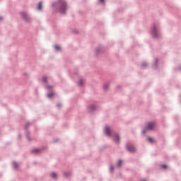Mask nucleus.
<instances>
[{"instance_id": "1", "label": "nucleus", "mask_w": 181, "mask_h": 181, "mask_svg": "<svg viewBox=\"0 0 181 181\" xmlns=\"http://www.w3.org/2000/svg\"><path fill=\"white\" fill-rule=\"evenodd\" d=\"M58 5V11L62 13V15H66V12H67V1L66 0H58L57 2H54L52 4V8L57 6Z\"/></svg>"}, {"instance_id": "2", "label": "nucleus", "mask_w": 181, "mask_h": 181, "mask_svg": "<svg viewBox=\"0 0 181 181\" xmlns=\"http://www.w3.org/2000/svg\"><path fill=\"white\" fill-rule=\"evenodd\" d=\"M151 35L153 37V39H159L160 37V33H158V27H156V25L153 24L152 29H151Z\"/></svg>"}, {"instance_id": "3", "label": "nucleus", "mask_w": 181, "mask_h": 181, "mask_svg": "<svg viewBox=\"0 0 181 181\" xmlns=\"http://www.w3.org/2000/svg\"><path fill=\"white\" fill-rule=\"evenodd\" d=\"M126 149L128 151V152H130V153H134L136 149L134 146H131L129 144L126 145Z\"/></svg>"}, {"instance_id": "4", "label": "nucleus", "mask_w": 181, "mask_h": 181, "mask_svg": "<svg viewBox=\"0 0 181 181\" xmlns=\"http://www.w3.org/2000/svg\"><path fill=\"white\" fill-rule=\"evenodd\" d=\"M153 128H155V123L148 122L146 126V129H148V131H153Z\"/></svg>"}, {"instance_id": "5", "label": "nucleus", "mask_w": 181, "mask_h": 181, "mask_svg": "<svg viewBox=\"0 0 181 181\" xmlns=\"http://www.w3.org/2000/svg\"><path fill=\"white\" fill-rule=\"evenodd\" d=\"M21 15L22 16V19L25 21V22H29V17L28 16V14L25 12L21 13Z\"/></svg>"}, {"instance_id": "6", "label": "nucleus", "mask_w": 181, "mask_h": 181, "mask_svg": "<svg viewBox=\"0 0 181 181\" xmlns=\"http://www.w3.org/2000/svg\"><path fill=\"white\" fill-rule=\"evenodd\" d=\"M121 139L119 134H115L114 136L113 140L114 142H115L116 144H119V140Z\"/></svg>"}, {"instance_id": "7", "label": "nucleus", "mask_w": 181, "mask_h": 181, "mask_svg": "<svg viewBox=\"0 0 181 181\" xmlns=\"http://www.w3.org/2000/svg\"><path fill=\"white\" fill-rule=\"evenodd\" d=\"M88 110L90 112H93L94 111H95L97 110V107H95V105H90L88 107Z\"/></svg>"}, {"instance_id": "8", "label": "nucleus", "mask_w": 181, "mask_h": 181, "mask_svg": "<svg viewBox=\"0 0 181 181\" xmlns=\"http://www.w3.org/2000/svg\"><path fill=\"white\" fill-rule=\"evenodd\" d=\"M105 134L107 135V136H110L111 135V130L110 129V127H106L105 129Z\"/></svg>"}, {"instance_id": "9", "label": "nucleus", "mask_w": 181, "mask_h": 181, "mask_svg": "<svg viewBox=\"0 0 181 181\" xmlns=\"http://www.w3.org/2000/svg\"><path fill=\"white\" fill-rule=\"evenodd\" d=\"M158 58L155 59L154 63L153 64V69H158Z\"/></svg>"}, {"instance_id": "10", "label": "nucleus", "mask_w": 181, "mask_h": 181, "mask_svg": "<svg viewBox=\"0 0 181 181\" xmlns=\"http://www.w3.org/2000/svg\"><path fill=\"white\" fill-rule=\"evenodd\" d=\"M98 53H103V47H99L95 49V54H98Z\"/></svg>"}, {"instance_id": "11", "label": "nucleus", "mask_w": 181, "mask_h": 181, "mask_svg": "<svg viewBox=\"0 0 181 181\" xmlns=\"http://www.w3.org/2000/svg\"><path fill=\"white\" fill-rule=\"evenodd\" d=\"M42 149L40 148H34L31 151L32 153H39V152H41Z\"/></svg>"}, {"instance_id": "12", "label": "nucleus", "mask_w": 181, "mask_h": 181, "mask_svg": "<svg viewBox=\"0 0 181 181\" xmlns=\"http://www.w3.org/2000/svg\"><path fill=\"white\" fill-rule=\"evenodd\" d=\"M13 169H18L19 165L16 161H13Z\"/></svg>"}, {"instance_id": "13", "label": "nucleus", "mask_w": 181, "mask_h": 181, "mask_svg": "<svg viewBox=\"0 0 181 181\" xmlns=\"http://www.w3.org/2000/svg\"><path fill=\"white\" fill-rule=\"evenodd\" d=\"M122 165V160H119L116 164V166L117 168H121Z\"/></svg>"}, {"instance_id": "14", "label": "nucleus", "mask_w": 181, "mask_h": 181, "mask_svg": "<svg viewBox=\"0 0 181 181\" xmlns=\"http://www.w3.org/2000/svg\"><path fill=\"white\" fill-rule=\"evenodd\" d=\"M141 69H146L148 67V64L146 62H143L141 65Z\"/></svg>"}, {"instance_id": "15", "label": "nucleus", "mask_w": 181, "mask_h": 181, "mask_svg": "<svg viewBox=\"0 0 181 181\" xmlns=\"http://www.w3.org/2000/svg\"><path fill=\"white\" fill-rule=\"evenodd\" d=\"M50 176L52 179H57V175L56 174V173H52Z\"/></svg>"}, {"instance_id": "16", "label": "nucleus", "mask_w": 181, "mask_h": 181, "mask_svg": "<svg viewBox=\"0 0 181 181\" xmlns=\"http://www.w3.org/2000/svg\"><path fill=\"white\" fill-rule=\"evenodd\" d=\"M53 95H54V93L51 92L47 95V98H52V97H53Z\"/></svg>"}, {"instance_id": "17", "label": "nucleus", "mask_w": 181, "mask_h": 181, "mask_svg": "<svg viewBox=\"0 0 181 181\" xmlns=\"http://www.w3.org/2000/svg\"><path fill=\"white\" fill-rule=\"evenodd\" d=\"M108 87H110V85L108 83H105L103 85V90H108Z\"/></svg>"}, {"instance_id": "18", "label": "nucleus", "mask_w": 181, "mask_h": 181, "mask_svg": "<svg viewBox=\"0 0 181 181\" xmlns=\"http://www.w3.org/2000/svg\"><path fill=\"white\" fill-rule=\"evenodd\" d=\"M29 127H30V123L27 122L26 124L24 126V129L26 131V129H28V128H29Z\"/></svg>"}, {"instance_id": "19", "label": "nucleus", "mask_w": 181, "mask_h": 181, "mask_svg": "<svg viewBox=\"0 0 181 181\" xmlns=\"http://www.w3.org/2000/svg\"><path fill=\"white\" fill-rule=\"evenodd\" d=\"M37 9H38V11H42V1H40L38 3Z\"/></svg>"}, {"instance_id": "20", "label": "nucleus", "mask_w": 181, "mask_h": 181, "mask_svg": "<svg viewBox=\"0 0 181 181\" xmlns=\"http://www.w3.org/2000/svg\"><path fill=\"white\" fill-rule=\"evenodd\" d=\"M54 49L56 52H59V50H60L62 48L59 45H55Z\"/></svg>"}, {"instance_id": "21", "label": "nucleus", "mask_w": 181, "mask_h": 181, "mask_svg": "<svg viewBox=\"0 0 181 181\" xmlns=\"http://www.w3.org/2000/svg\"><path fill=\"white\" fill-rule=\"evenodd\" d=\"M78 84L80 87H82L83 84V79H80L79 81L78 82Z\"/></svg>"}, {"instance_id": "22", "label": "nucleus", "mask_w": 181, "mask_h": 181, "mask_svg": "<svg viewBox=\"0 0 181 181\" xmlns=\"http://www.w3.org/2000/svg\"><path fill=\"white\" fill-rule=\"evenodd\" d=\"M26 138L28 141H31L30 136H29V132H26Z\"/></svg>"}, {"instance_id": "23", "label": "nucleus", "mask_w": 181, "mask_h": 181, "mask_svg": "<svg viewBox=\"0 0 181 181\" xmlns=\"http://www.w3.org/2000/svg\"><path fill=\"white\" fill-rule=\"evenodd\" d=\"M148 142H150V144L153 143V139H152V137H148Z\"/></svg>"}, {"instance_id": "24", "label": "nucleus", "mask_w": 181, "mask_h": 181, "mask_svg": "<svg viewBox=\"0 0 181 181\" xmlns=\"http://www.w3.org/2000/svg\"><path fill=\"white\" fill-rule=\"evenodd\" d=\"M64 176H65V177H69V176H70V173H64Z\"/></svg>"}, {"instance_id": "25", "label": "nucleus", "mask_w": 181, "mask_h": 181, "mask_svg": "<svg viewBox=\"0 0 181 181\" xmlns=\"http://www.w3.org/2000/svg\"><path fill=\"white\" fill-rule=\"evenodd\" d=\"M42 81L43 83H47V78L46 76H45L43 78H42Z\"/></svg>"}, {"instance_id": "26", "label": "nucleus", "mask_w": 181, "mask_h": 181, "mask_svg": "<svg viewBox=\"0 0 181 181\" xmlns=\"http://www.w3.org/2000/svg\"><path fill=\"white\" fill-rule=\"evenodd\" d=\"M46 88H47V90H52V86H50V85H48V86H46Z\"/></svg>"}, {"instance_id": "27", "label": "nucleus", "mask_w": 181, "mask_h": 181, "mask_svg": "<svg viewBox=\"0 0 181 181\" xmlns=\"http://www.w3.org/2000/svg\"><path fill=\"white\" fill-rule=\"evenodd\" d=\"M162 169H168V165L163 164L161 165Z\"/></svg>"}, {"instance_id": "28", "label": "nucleus", "mask_w": 181, "mask_h": 181, "mask_svg": "<svg viewBox=\"0 0 181 181\" xmlns=\"http://www.w3.org/2000/svg\"><path fill=\"white\" fill-rule=\"evenodd\" d=\"M146 131H148V129H146V128H144L143 130H142V134H146Z\"/></svg>"}, {"instance_id": "29", "label": "nucleus", "mask_w": 181, "mask_h": 181, "mask_svg": "<svg viewBox=\"0 0 181 181\" xmlns=\"http://www.w3.org/2000/svg\"><path fill=\"white\" fill-rule=\"evenodd\" d=\"M57 108H62V103H57Z\"/></svg>"}, {"instance_id": "30", "label": "nucleus", "mask_w": 181, "mask_h": 181, "mask_svg": "<svg viewBox=\"0 0 181 181\" xmlns=\"http://www.w3.org/2000/svg\"><path fill=\"white\" fill-rule=\"evenodd\" d=\"M110 172H112V170H114V166H110Z\"/></svg>"}, {"instance_id": "31", "label": "nucleus", "mask_w": 181, "mask_h": 181, "mask_svg": "<svg viewBox=\"0 0 181 181\" xmlns=\"http://www.w3.org/2000/svg\"><path fill=\"white\" fill-rule=\"evenodd\" d=\"M2 20H4V17L1 16L0 17V21H2Z\"/></svg>"}, {"instance_id": "32", "label": "nucleus", "mask_w": 181, "mask_h": 181, "mask_svg": "<svg viewBox=\"0 0 181 181\" xmlns=\"http://www.w3.org/2000/svg\"><path fill=\"white\" fill-rule=\"evenodd\" d=\"M18 138H22V135L18 134Z\"/></svg>"}, {"instance_id": "33", "label": "nucleus", "mask_w": 181, "mask_h": 181, "mask_svg": "<svg viewBox=\"0 0 181 181\" xmlns=\"http://www.w3.org/2000/svg\"><path fill=\"white\" fill-rule=\"evenodd\" d=\"M99 2H104V0H99Z\"/></svg>"}, {"instance_id": "34", "label": "nucleus", "mask_w": 181, "mask_h": 181, "mask_svg": "<svg viewBox=\"0 0 181 181\" xmlns=\"http://www.w3.org/2000/svg\"><path fill=\"white\" fill-rule=\"evenodd\" d=\"M53 142H57V140H54Z\"/></svg>"}]
</instances>
